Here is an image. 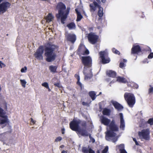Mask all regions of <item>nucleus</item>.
<instances>
[{
  "mask_svg": "<svg viewBox=\"0 0 153 153\" xmlns=\"http://www.w3.org/2000/svg\"><path fill=\"white\" fill-rule=\"evenodd\" d=\"M27 70V68H22L21 70V72L23 73L25 72Z\"/></svg>",
  "mask_w": 153,
  "mask_h": 153,
  "instance_id": "obj_46",
  "label": "nucleus"
},
{
  "mask_svg": "<svg viewBox=\"0 0 153 153\" xmlns=\"http://www.w3.org/2000/svg\"><path fill=\"white\" fill-rule=\"evenodd\" d=\"M54 85L55 86L57 87L58 88L60 87V84L59 83L57 82L56 83H54Z\"/></svg>",
  "mask_w": 153,
  "mask_h": 153,
  "instance_id": "obj_50",
  "label": "nucleus"
},
{
  "mask_svg": "<svg viewBox=\"0 0 153 153\" xmlns=\"http://www.w3.org/2000/svg\"><path fill=\"white\" fill-rule=\"evenodd\" d=\"M117 138H116V137L113 138L112 139V142L114 143H115L117 141Z\"/></svg>",
  "mask_w": 153,
  "mask_h": 153,
  "instance_id": "obj_51",
  "label": "nucleus"
},
{
  "mask_svg": "<svg viewBox=\"0 0 153 153\" xmlns=\"http://www.w3.org/2000/svg\"><path fill=\"white\" fill-rule=\"evenodd\" d=\"M119 116L120 118V127L121 129L123 130H124L125 125L123 114L122 113H120L119 114Z\"/></svg>",
  "mask_w": 153,
  "mask_h": 153,
  "instance_id": "obj_15",
  "label": "nucleus"
},
{
  "mask_svg": "<svg viewBox=\"0 0 153 153\" xmlns=\"http://www.w3.org/2000/svg\"><path fill=\"white\" fill-rule=\"evenodd\" d=\"M82 60L83 63L85 66H91L92 60L89 56L82 57Z\"/></svg>",
  "mask_w": 153,
  "mask_h": 153,
  "instance_id": "obj_9",
  "label": "nucleus"
},
{
  "mask_svg": "<svg viewBox=\"0 0 153 153\" xmlns=\"http://www.w3.org/2000/svg\"><path fill=\"white\" fill-rule=\"evenodd\" d=\"M99 54L102 62L103 64L108 63L110 61V59L107 57L108 53L106 50L100 52L99 53Z\"/></svg>",
  "mask_w": 153,
  "mask_h": 153,
  "instance_id": "obj_5",
  "label": "nucleus"
},
{
  "mask_svg": "<svg viewBox=\"0 0 153 153\" xmlns=\"http://www.w3.org/2000/svg\"><path fill=\"white\" fill-rule=\"evenodd\" d=\"M99 10L98 12V15L100 17H102L103 15V8L100 6L99 7Z\"/></svg>",
  "mask_w": 153,
  "mask_h": 153,
  "instance_id": "obj_30",
  "label": "nucleus"
},
{
  "mask_svg": "<svg viewBox=\"0 0 153 153\" xmlns=\"http://www.w3.org/2000/svg\"><path fill=\"white\" fill-rule=\"evenodd\" d=\"M133 140L135 142V144H136V145H139V143H138L137 141L136 140V139L135 138H133Z\"/></svg>",
  "mask_w": 153,
  "mask_h": 153,
  "instance_id": "obj_53",
  "label": "nucleus"
},
{
  "mask_svg": "<svg viewBox=\"0 0 153 153\" xmlns=\"http://www.w3.org/2000/svg\"><path fill=\"white\" fill-rule=\"evenodd\" d=\"M118 146L119 148V149H124V145L123 144H121L119 146Z\"/></svg>",
  "mask_w": 153,
  "mask_h": 153,
  "instance_id": "obj_47",
  "label": "nucleus"
},
{
  "mask_svg": "<svg viewBox=\"0 0 153 153\" xmlns=\"http://www.w3.org/2000/svg\"><path fill=\"white\" fill-rule=\"evenodd\" d=\"M76 131L78 132V133L82 136H88L89 135L86 129L85 128L82 129L79 127Z\"/></svg>",
  "mask_w": 153,
  "mask_h": 153,
  "instance_id": "obj_19",
  "label": "nucleus"
},
{
  "mask_svg": "<svg viewBox=\"0 0 153 153\" xmlns=\"http://www.w3.org/2000/svg\"><path fill=\"white\" fill-rule=\"evenodd\" d=\"M102 1L103 2V3H104L105 1V0H102Z\"/></svg>",
  "mask_w": 153,
  "mask_h": 153,
  "instance_id": "obj_64",
  "label": "nucleus"
},
{
  "mask_svg": "<svg viewBox=\"0 0 153 153\" xmlns=\"http://www.w3.org/2000/svg\"><path fill=\"white\" fill-rule=\"evenodd\" d=\"M67 26L69 29H73L75 28L76 26L73 23H71L67 25Z\"/></svg>",
  "mask_w": 153,
  "mask_h": 153,
  "instance_id": "obj_29",
  "label": "nucleus"
},
{
  "mask_svg": "<svg viewBox=\"0 0 153 153\" xmlns=\"http://www.w3.org/2000/svg\"><path fill=\"white\" fill-rule=\"evenodd\" d=\"M146 123L149 124L150 126L153 125V117L149 118Z\"/></svg>",
  "mask_w": 153,
  "mask_h": 153,
  "instance_id": "obj_35",
  "label": "nucleus"
},
{
  "mask_svg": "<svg viewBox=\"0 0 153 153\" xmlns=\"http://www.w3.org/2000/svg\"><path fill=\"white\" fill-rule=\"evenodd\" d=\"M74 77L77 80V81L76 82L77 84L80 87L81 90H82L84 87L83 86L82 84L80 82V78L79 76V75L76 74L74 75Z\"/></svg>",
  "mask_w": 153,
  "mask_h": 153,
  "instance_id": "obj_22",
  "label": "nucleus"
},
{
  "mask_svg": "<svg viewBox=\"0 0 153 153\" xmlns=\"http://www.w3.org/2000/svg\"><path fill=\"white\" fill-rule=\"evenodd\" d=\"M124 98L129 107L132 108L136 102L135 97L134 94L126 92L124 94Z\"/></svg>",
  "mask_w": 153,
  "mask_h": 153,
  "instance_id": "obj_3",
  "label": "nucleus"
},
{
  "mask_svg": "<svg viewBox=\"0 0 153 153\" xmlns=\"http://www.w3.org/2000/svg\"><path fill=\"white\" fill-rule=\"evenodd\" d=\"M109 128L111 130L119 131V127L115 123L114 120H113L109 124Z\"/></svg>",
  "mask_w": 153,
  "mask_h": 153,
  "instance_id": "obj_12",
  "label": "nucleus"
},
{
  "mask_svg": "<svg viewBox=\"0 0 153 153\" xmlns=\"http://www.w3.org/2000/svg\"><path fill=\"white\" fill-rule=\"evenodd\" d=\"M53 18V17L52 15V14L51 13H49L46 17V21L47 22H50L52 21Z\"/></svg>",
  "mask_w": 153,
  "mask_h": 153,
  "instance_id": "obj_27",
  "label": "nucleus"
},
{
  "mask_svg": "<svg viewBox=\"0 0 153 153\" xmlns=\"http://www.w3.org/2000/svg\"><path fill=\"white\" fill-rule=\"evenodd\" d=\"M150 88L149 89V94L152 93H153V87L151 85H150Z\"/></svg>",
  "mask_w": 153,
  "mask_h": 153,
  "instance_id": "obj_40",
  "label": "nucleus"
},
{
  "mask_svg": "<svg viewBox=\"0 0 153 153\" xmlns=\"http://www.w3.org/2000/svg\"><path fill=\"white\" fill-rule=\"evenodd\" d=\"M80 120H73L69 124L70 128L73 131H76L79 128V124L80 123Z\"/></svg>",
  "mask_w": 153,
  "mask_h": 153,
  "instance_id": "obj_6",
  "label": "nucleus"
},
{
  "mask_svg": "<svg viewBox=\"0 0 153 153\" xmlns=\"http://www.w3.org/2000/svg\"><path fill=\"white\" fill-rule=\"evenodd\" d=\"M10 4L8 2H5L0 4V15L5 12L9 7Z\"/></svg>",
  "mask_w": 153,
  "mask_h": 153,
  "instance_id": "obj_10",
  "label": "nucleus"
},
{
  "mask_svg": "<svg viewBox=\"0 0 153 153\" xmlns=\"http://www.w3.org/2000/svg\"><path fill=\"white\" fill-rule=\"evenodd\" d=\"M117 81L120 83H126L128 82L127 80L125 78L120 76L117 77Z\"/></svg>",
  "mask_w": 153,
  "mask_h": 153,
  "instance_id": "obj_23",
  "label": "nucleus"
},
{
  "mask_svg": "<svg viewBox=\"0 0 153 153\" xmlns=\"http://www.w3.org/2000/svg\"><path fill=\"white\" fill-rule=\"evenodd\" d=\"M31 122L33 123V124H34L36 122V121L33 120V119L32 118H31Z\"/></svg>",
  "mask_w": 153,
  "mask_h": 153,
  "instance_id": "obj_57",
  "label": "nucleus"
},
{
  "mask_svg": "<svg viewBox=\"0 0 153 153\" xmlns=\"http://www.w3.org/2000/svg\"><path fill=\"white\" fill-rule=\"evenodd\" d=\"M100 120L101 123L106 126H108L111 121L110 119L104 116L100 117Z\"/></svg>",
  "mask_w": 153,
  "mask_h": 153,
  "instance_id": "obj_14",
  "label": "nucleus"
},
{
  "mask_svg": "<svg viewBox=\"0 0 153 153\" xmlns=\"http://www.w3.org/2000/svg\"><path fill=\"white\" fill-rule=\"evenodd\" d=\"M89 138H90L91 140V141H92V142L93 143H94L95 141V139L93 138L91 136V134H89Z\"/></svg>",
  "mask_w": 153,
  "mask_h": 153,
  "instance_id": "obj_45",
  "label": "nucleus"
},
{
  "mask_svg": "<svg viewBox=\"0 0 153 153\" xmlns=\"http://www.w3.org/2000/svg\"><path fill=\"white\" fill-rule=\"evenodd\" d=\"M47 89H48V91H51V89H50L49 88V87H48V88H47Z\"/></svg>",
  "mask_w": 153,
  "mask_h": 153,
  "instance_id": "obj_63",
  "label": "nucleus"
},
{
  "mask_svg": "<svg viewBox=\"0 0 153 153\" xmlns=\"http://www.w3.org/2000/svg\"><path fill=\"white\" fill-rule=\"evenodd\" d=\"M89 51L87 49H85V51L83 52V54L84 55H87L89 54Z\"/></svg>",
  "mask_w": 153,
  "mask_h": 153,
  "instance_id": "obj_44",
  "label": "nucleus"
},
{
  "mask_svg": "<svg viewBox=\"0 0 153 153\" xmlns=\"http://www.w3.org/2000/svg\"><path fill=\"white\" fill-rule=\"evenodd\" d=\"M81 126L83 128L86 129V123L85 121H83L81 123Z\"/></svg>",
  "mask_w": 153,
  "mask_h": 153,
  "instance_id": "obj_37",
  "label": "nucleus"
},
{
  "mask_svg": "<svg viewBox=\"0 0 153 153\" xmlns=\"http://www.w3.org/2000/svg\"><path fill=\"white\" fill-rule=\"evenodd\" d=\"M56 46L53 45H50L45 49V55L46 57V60L48 62L53 61L55 59L56 55L54 52Z\"/></svg>",
  "mask_w": 153,
  "mask_h": 153,
  "instance_id": "obj_2",
  "label": "nucleus"
},
{
  "mask_svg": "<svg viewBox=\"0 0 153 153\" xmlns=\"http://www.w3.org/2000/svg\"><path fill=\"white\" fill-rule=\"evenodd\" d=\"M89 153H95L94 151L92 149H90L89 152Z\"/></svg>",
  "mask_w": 153,
  "mask_h": 153,
  "instance_id": "obj_58",
  "label": "nucleus"
},
{
  "mask_svg": "<svg viewBox=\"0 0 153 153\" xmlns=\"http://www.w3.org/2000/svg\"><path fill=\"white\" fill-rule=\"evenodd\" d=\"M112 51L113 53L116 54H119L120 53V52L118 51L114 48H112Z\"/></svg>",
  "mask_w": 153,
  "mask_h": 153,
  "instance_id": "obj_38",
  "label": "nucleus"
},
{
  "mask_svg": "<svg viewBox=\"0 0 153 153\" xmlns=\"http://www.w3.org/2000/svg\"><path fill=\"white\" fill-rule=\"evenodd\" d=\"M127 62V60L124 59L123 62H121L120 64V67H124L126 66V62Z\"/></svg>",
  "mask_w": 153,
  "mask_h": 153,
  "instance_id": "obj_33",
  "label": "nucleus"
},
{
  "mask_svg": "<svg viewBox=\"0 0 153 153\" xmlns=\"http://www.w3.org/2000/svg\"><path fill=\"white\" fill-rule=\"evenodd\" d=\"M113 131L112 130H108L106 133V138L107 139V138L110 137H115L116 134L114 132V131Z\"/></svg>",
  "mask_w": 153,
  "mask_h": 153,
  "instance_id": "obj_17",
  "label": "nucleus"
},
{
  "mask_svg": "<svg viewBox=\"0 0 153 153\" xmlns=\"http://www.w3.org/2000/svg\"><path fill=\"white\" fill-rule=\"evenodd\" d=\"M93 75L91 74H85V79H91Z\"/></svg>",
  "mask_w": 153,
  "mask_h": 153,
  "instance_id": "obj_34",
  "label": "nucleus"
},
{
  "mask_svg": "<svg viewBox=\"0 0 153 153\" xmlns=\"http://www.w3.org/2000/svg\"><path fill=\"white\" fill-rule=\"evenodd\" d=\"M88 39L89 42L91 44H94L97 42L98 36L94 33H91L88 35Z\"/></svg>",
  "mask_w": 153,
  "mask_h": 153,
  "instance_id": "obj_11",
  "label": "nucleus"
},
{
  "mask_svg": "<svg viewBox=\"0 0 153 153\" xmlns=\"http://www.w3.org/2000/svg\"><path fill=\"white\" fill-rule=\"evenodd\" d=\"M65 129L64 128H62L61 129L62 133V134H64L65 133Z\"/></svg>",
  "mask_w": 153,
  "mask_h": 153,
  "instance_id": "obj_56",
  "label": "nucleus"
},
{
  "mask_svg": "<svg viewBox=\"0 0 153 153\" xmlns=\"http://www.w3.org/2000/svg\"><path fill=\"white\" fill-rule=\"evenodd\" d=\"M150 133L149 129L147 128L143 129L141 131H139L138 134L140 139H143L146 140H149L150 139Z\"/></svg>",
  "mask_w": 153,
  "mask_h": 153,
  "instance_id": "obj_4",
  "label": "nucleus"
},
{
  "mask_svg": "<svg viewBox=\"0 0 153 153\" xmlns=\"http://www.w3.org/2000/svg\"><path fill=\"white\" fill-rule=\"evenodd\" d=\"M82 104L83 105H85V106H87L88 105V104L87 102H82Z\"/></svg>",
  "mask_w": 153,
  "mask_h": 153,
  "instance_id": "obj_55",
  "label": "nucleus"
},
{
  "mask_svg": "<svg viewBox=\"0 0 153 153\" xmlns=\"http://www.w3.org/2000/svg\"><path fill=\"white\" fill-rule=\"evenodd\" d=\"M5 107L4 108V109L6 110L7 109V104L6 103H5Z\"/></svg>",
  "mask_w": 153,
  "mask_h": 153,
  "instance_id": "obj_60",
  "label": "nucleus"
},
{
  "mask_svg": "<svg viewBox=\"0 0 153 153\" xmlns=\"http://www.w3.org/2000/svg\"><path fill=\"white\" fill-rule=\"evenodd\" d=\"M108 150V146H106L104 149H103L102 152V153H106Z\"/></svg>",
  "mask_w": 153,
  "mask_h": 153,
  "instance_id": "obj_41",
  "label": "nucleus"
},
{
  "mask_svg": "<svg viewBox=\"0 0 153 153\" xmlns=\"http://www.w3.org/2000/svg\"><path fill=\"white\" fill-rule=\"evenodd\" d=\"M89 95L93 100H94L96 99L97 97V96H96V93L94 91H90L89 92Z\"/></svg>",
  "mask_w": 153,
  "mask_h": 153,
  "instance_id": "obj_26",
  "label": "nucleus"
},
{
  "mask_svg": "<svg viewBox=\"0 0 153 153\" xmlns=\"http://www.w3.org/2000/svg\"><path fill=\"white\" fill-rule=\"evenodd\" d=\"M43 52V47L42 46H39L34 54L35 57L39 60L42 59L43 58L42 54Z\"/></svg>",
  "mask_w": 153,
  "mask_h": 153,
  "instance_id": "obj_8",
  "label": "nucleus"
},
{
  "mask_svg": "<svg viewBox=\"0 0 153 153\" xmlns=\"http://www.w3.org/2000/svg\"><path fill=\"white\" fill-rule=\"evenodd\" d=\"M43 86H44L46 88H48V84L47 82H45L43 83L42 84Z\"/></svg>",
  "mask_w": 153,
  "mask_h": 153,
  "instance_id": "obj_39",
  "label": "nucleus"
},
{
  "mask_svg": "<svg viewBox=\"0 0 153 153\" xmlns=\"http://www.w3.org/2000/svg\"><path fill=\"white\" fill-rule=\"evenodd\" d=\"M111 111L110 109L106 108H104L102 111V114L104 115L109 116Z\"/></svg>",
  "mask_w": 153,
  "mask_h": 153,
  "instance_id": "obj_25",
  "label": "nucleus"
},
{
  "mask_svg": "<svg viewBox=\"0 0 153 153\" xmlns=\"http://www.w3.org/2000/svg\"><path fill=\"white\" fill-rule=\"evenodd\" d=\"M132 85H133V87L134 88L137 89L138 88V86L137 84L134 83H132Z\"/></svg>",
  "mask_w": 153,
  "mask_h": 153,
  "instance_id": "obj_43",
  "label": "nucleus"
},
{
  "mask_svg": "<svg viewBox=\"0 0 153 153\" xmlns=\"http://www.w3.org/2000/svg\"><path fill=\"white\" fill-rule=\"evenodd\" d=\"M5 66V65L1 61H0V66L1 67H4Z\"/></svg>",
  "mask_w": 153,
  "mask_h": 153,
  "instance_id": "obj_52",
  "label": "nucleus"
},
{
  "mask_svg": "<svg viewBox=\"0 0 153 153\" xmlns=\"http://www.w3.org/2000/svg\"><path fill=\"white\" fill-rule=\"evenodd\" d=\"M120 153H127L126 152V150L124 149H120Z\"/></svg>",
  "mask_w": 153,
  "mask_h": 153,
  "instance_id": "obj_48",
  "label": "nucleus"
},
{
  "mask_svg": "<svg viewBox=\"0 0 153 153\" xmlns=\"http://www.w3.org/2000/svg\"><path fill=\"white\" fill-rule=\"evenodd\" d=\"M149 59H152L153 58V53H151L148 56Z\"/></svg>",
  "mask_w": 153,
  "mask_h": 153,
  "instance_id": "obj_49",
  "label": "nucleus"
},
{
  "mask_svg": "<svg viewBox=\"0 0 153 153\" xmlns=\"http://www.w3.org/2000/svg\"><path fill=\"white\" fill-rule=\"evenodd\" d=\"M106 75L108 76L114 78L117 75L116 73L114 71L111 70H108L106 72Z\"/></svg>",
  "mask_w": 153,
  "mask_h": 153,
  "instance_id": "obj_21",
  "label": "nucleus"
},
{
  "mask_svg": "<svg viewBox=\"0 0 153 153\" xmlns=\"http://www.w3.org/2000/svg\"><path fill=\"white\" fill-rule=\"evenodd\" d=\"M75 10L77 16L76 21H79L82 18V16L81 15L79 10V9L76 8L75 9Z\"/></svg>",
  "mask_w": 153,
  "mask_h": 153,
  "instance_id": "obj_24",
  "label": "nucleus"
},
{
  "mask_svg": "<svg viewBox=\"0 0 153 153\" xmlns=\"http://www.w3.org/2000/svg\"><path fill=\"white\" fill-rule=\"evenodd\" d=\"M114 83V82H113V81H111V82H110V83H109L110 86H111V84L112 83Z\"/></svg>",
  "mask_w": 153,
  "mask_h": 153,
  "instance_id": "obj_61",
  "label": "nucleus"
},
{
  "mask_svg": "<svg viewBox=\"0 0 153 153\" xmlns=\"http://www.w3.org/2000/svg\"><path fill=\"white\" fill-rule=\"evenodd\" d=\"M6 114L5 111L0 107V117L3 118L0 119V124L8 123L9 122L8 117L5 115Z\"/></svg>",
  "mask_w": 153,
  "mask_h": 153,
  "instance_id": "obj_7",
  "label": "nucleus"
},
{
  "mask_svg": "<svg viewBox=\"0 0 153 153\" xmlns=\"http://www.w3.org/2000/svg\"><path fill=\"white\" fill-rule=\"evenodd\" d=\"M127 86L128 87H133L132 83H128L127 84Z\"/></svg>",
  "mask_w": 153,
  "mask_h": 153,
  "instance_id": "obj_54",
  "label": "nucleus"
},
{
  "mask_svg": "<svg viewBox=\"0 0 153 153\" xmlns=\"http://www.w3.org/2000/svg\"><path fill=\"white\" fill-rule=\"evenodd\" d=\"M49 68V70L51 71L53 73H55L56 72L59 73L62 70V69L61 70L59 71H56V68Z\"/></svg>",
  "mask_w": 153,
  "mask_h": 153,
  "instance_id": "obj_31",
  "label": "nucleus"
},
{
  "mask_svg": "<svg viewBox=\"0 0 153 153\" xmlns=\"http://www.w3.org/2000/svg\"><path fill=\"white\" fill-rule=\"evenodd\" d=\"M111 103L114 106L115 109L118 111L122 110L123 108V106L120 103L116 101H111Z\"/></svg>",
  "mask_w": 153,
  "mask_h": 153,
  "instance_id": "obj_13",
  "label": "nucleus"
},
{
  "mask_svg": "<svg viewBox=\"0 0 153 153\" xmlns=\"http://www.w3.org/2000/svg\"><path fill=\"white\" fill-rule=\"evenodd\" d=\"M141 51L140 47L136 44L134 45L131 49V53H138Z\"/></svg>",
  "mask_w": 153,
  "mask_h": 153,
  "instance_id": "obj_18",
  "label": "nucleus"
},
{
  "mask_svg": "<svg viewBox=\"0 0 153 153\" xmlns=\"http://www.w3.org/2000/svg\"><path fill=\"white\" fill-rule=\"evenodd\" d=\"M56 9L58 10V13L56 14V16L58 19L60 18L61 23L64 24L68 12L66 10L65 5L62 2H59L57 4Z\"/></svg>",
  "mask_w": 153,
  "mask_h": 153,
  "instance_id": "obj_1",
  "label": "nucleus"
},
{
  "mask_svg": "<svg viewBox=\"0 0 153 153\" xmlns=\"http://www.w3.org/2000/svg\"><path fill=\"white\" fill-rule=\"evenodd\" d=\"M66 37L67 40L74 43L75 41L76 38L75 35L72 34H68L66 35Z\"/></svg>",
  "mask_w": 153,
  "mask_h": 153,
  "instance_id": "obj_16",
  "label": "nucleus"
},
{
  "mask_svg": "<svg viewBox=\"0 0 153 153\" xmlns=\"http://www.w3.org/2000/svg\"><path fill=\"white\" fill-rule=\"evenodd\" d=\"M20 83L22 86L24 87L25 88V85L26 84V82L25 79L22 80L21 79L20 80Z\"/></svg>",
  "mask_w": 153,
  "mask_h": 153,
  "instance_id": "obj_36",
  "label": "nucleus"
},
{
  "mask_svg": "<svg viewBox=\"0 0 153 153\" xmlns=\"http://www.w3.org/2000/svg\"><path fill=\"white\" fill-rule=\"evenodd\" d=\"M64 147V146L63 145H62L60 146V147L61 148H62Z\"/></svg>",
  "mask_w": 153,
  "mask_h": 153,
  "instance_id": "obj_62",
  "label": "nucleus"
},
{
  "mask_svg": "<svg viewBox=\"0 0 153 153\" xmlns=\"http://www.w3.org/2000/svg\"><path fill=\"white\" fill-rule=\"evenodd\" d=\"M61 153H68L67 151L63 150Z\"/></svg>",
  "mask_w": 153,
  "mask_h": 153,
  "instance_id": "obj_59",
  "label": "nucleus"
},
{
  "mask_svg": "<svg viewBox=\"0 0 153 153\" xmlns=\"http://www.w3.org/2000/svg\"><path fill=\"white\" fill-rule=\"evenodd\" d=\"M100 6L96 1H94L90 5V10L92 12H94L96 10L97 8H99Z\"/></svg>",
  "mask_w": 153,
  "mask_h": 153,
  "instance_id": "obj_20",
  "label": "nucleus"
},
{
  "mask_svg": "<svg viewBox=\"0 0 153 153\" xmlns=\"http://www.w3.org/2000/svg\"><path fill=\"white\" fill-rule=\"evenodd\" d=\"M87 148L85 147H82V151L83 153H89L90 149H92L91 148Z\"/></svg>",
  "mask_w": 153,
  "mask_h": 153,
  "instance_id": "obj_28",
  "label": "nucleus"
},
{
  "mask_svg": "<svg viewBox=\"0 0 153 153\" xmlns=\"http://www.w3.org/2000/svg\"><path fill=\"white\" fill-rule=\"evenodd\" d=\"M62 139L61 137L59 136L57 137L56 138L55 140V141L56 142H59L60 141L62 140Z\"/></svg>",
  "mask_w": 153,
  "mask_h": 153,
  "instance_id": "obj_42",
  "label": "nucleus"
},
{
  "mask_svg": "<svg viewBox=\"0 0 153 153\" xmlns=\"http://www.w3.org/2000/svg\"><path fill=\"white\" fill-rule=\"evenodd\" d=\"M6 132H4L0 134V140L4 141L5 138H6L5 134Z\"/></svg>",
  "mask_w": 153,
  "mask_h": 153,
  "instance_id": "obj_32",
  "label": "nucleus"
}]
</instances>
